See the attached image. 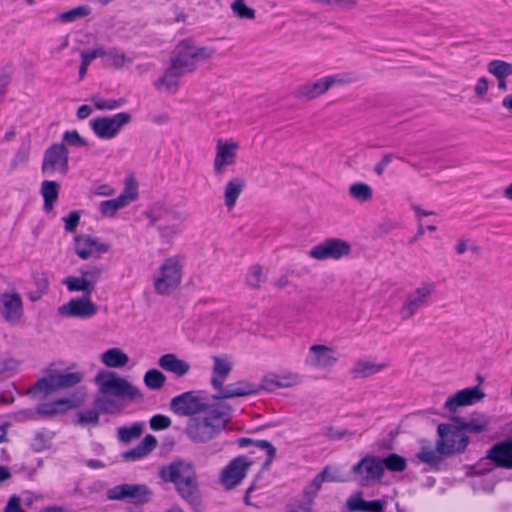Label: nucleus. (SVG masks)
<instances>
[{
    "instance_id": "obj_1",
    "label": "nucleus",
    "mask_w": 512,
    "mask_h": 512,
    "mask_svg": "<svg viewBox=\"0 0 512 512\" xmlns=\"http://www.w3.org/2000/svg\"><path fill=\"white\" fill-rule=\"evenodd\" d=\"M439 439L436 447H431L426 440H421V447L416 458L426 464L427 471H441L446 467L444 457L463 453L469 442V436L463 432L460 426L442 423L438 425Z\"/></svg>"
},
{
    "instance_id": "obj_2",
    "label": "nucleus",
    "mask_w": 512,
    "mask_h": 512,
    "mask_svg": "<svg viewBox=\"0 0 512 512\" xmlns=\"http://www.w3.org/2000/svg\"><path fill=\"white\" fill-rule=\"evenodd\" d=\"M159 477L166 483L174 484L177 493L194 512H201L202 495L192 462L177 458L159 469Z\"/></svg>"
},
{
    "instance_id": "obj_3",
    "label": "nucleus",
    "mask_w": 512,
    "mask_h": 512,
    "mask_svg": "<svg viewBox=\"0 0 512 512\" xmlns=\"http://www.w3.org/2000/svg\"><path fill=\"white\" fill-rule=\"evenodd\" d=\"M231 420V407L222 402L210 405L202 415L191 417L184 433L194 444H204L217 438Z\"/></svg>"
},
{
    "instance_id": "obj_4",
    "label": "nucleus",
    "mask_w": 512,
    "mask_h": 512,
    "mask_svg": "<svg viewBox=\"0 0 512 512\" xmlns=\"http://www.w3.org/2000/svg\"><path fill=\"white\" fill-rule=\"evenodd\" d=\"M196 69L197 65L188 49V39L182 40L171 52L170 64L155 84H163L168 92L175 93L179 86L177 79L193 73Z\"/></svg>"
},
{
    "instance_id": "obj_5",
    "label": "nucleus",
    "mask_w": 512,
    "mask_h": 512,
    "mask_svg": "<svg viewBox=\"0 0 512 512\" xmlns=\"http://www.w3.org/2000/svg\"><path fill=\"white\" fill-rule=\"evenodd\" d=\"M99 385L100 393L108 396L126 398L130 401L141 399L140 390L128 382L125 378L119 377L112 371H101L95 377Z\"/></svg>"
},
{
    "instance_id": "obj_6",
    "label": "nucleus",
    "mask_w": 512,
    "mask_h": 512,
    "mask_svg": "<svg viewBox=\"0 0 512 512\" xmlns=\"http://www.w3.org/2000/svg\"><path fill=\"white\" fill-rule=\"evenodd\" d=\"M182 265L178 257H169L159 267L158 275L154 276V289L159 295H170L180 285Z\"/></svg>"
},
{
    "instance_id": "obj_7",
    "label": "nucleus",
    "mask_w": 512,
    "mask_h": 512,
    "mask_svg": "<svg viewBox=\"0 0 512 512\" xmlns=\"http://www.w3.org/2000/svg\"><path fill=\"white\" fill-rule=\"evenodd\" d=\"M202 391H187L175 396L170 401V409L178 416H198L210 408L207 398Z\"/></svg>"
},
{
    "instance_id": "obj_8",
    "label": "nucleus",
    "mask_w": 512,
    "mask_h": 512,
    "mask_svg": "<svg viewBox=\"0 0 512 512\" xmlns=\"http://www.w3.org/2000/svg\"><path fill=\"white\" fill-rule=\"evenodd\" d=\"M69 171V151L64 143H54L43 154L41 172L43 175L52 176L56 172L62 176Z\"/></svg>"
},
{
    "instance_id": "obj_9",
    "label": "nucleus",
    "mask_w": 512,
    "mask_h": 512,
    "mask_svg": "<svg viewBox=\"0 0 512 512\" xmlns=\"http://www.w3.org/2000/svg\"><path fill=\"white\" fill-rule=\"evenodd\" d=\"M107 498L115 501H127L135 505L148 503L153 495L145 484H120L107 490Z\"/></svg>"
},
{
    "instance_id": "obj_10",
    "label": "nucleus",
    "mask_w": 512,
    "mask_h": 512,
    "mask_svg": "<svg viewBox=\"0 0 512 512\" xmlns=\"http://www.w3.org/2000/svg\"><path fill=\"white\" fill-rule=\"evenodd\" d=\"M132 120L128 112H119L111 117H98L90 120L95 135L101 139H112Z\"/></svg>"
},
{
    "instance_id": "obj_11",
    "label": "nucleus",
    "mask_w": 512,
    "mask_h": 512,
    "mask_svg": "<svg viewBox=\"0 0 512 512\" xmlns=\"http://www.w3.org/2000/svg\"><path fill=\"white\" fill-rule=\"evenodd\" d=\"M83 379L81 372H60L41 377L37 380L33 387V392L50 393L57 389L71 388Z\"/></svg>"
},
{
    "instance_id": "obj_12",
    "label": "nucleus",
    "mask_w": 512,
    "mask_h": 512,
    "mask_svg": "<svg viewBox=\"0 0 512 512\" xmlns=\"http://www.w3.org/2000/svg\"><path fill=\"white\" fill-rule=\"evenodd\" d=\"M351 253V245L339 238H328L314 246L310 251V257L317 260L340 259Z\"/></svg>"
},
{
    "instance_id": "obj_13",
    "label": "nucleus",
    "mask_w": 512,
    "mask_h": 512,
    "mask_svg": "<svg viewBox=\"0 0 512 512\" xmlns=\"http://www.w3.org/2000/svg\"><path fill=\"white\" fill-rule=\"evenodd\" d=\"M110 250V245L99 242V240L91 235L80 234L74 237V252L83 259L100 258L104 253Z\"/></svg>"
},
{
    "instance_id": "obj_14",
    "label": "nucleus",
    "mask_w": 512,
    "mask_h": 512,
    "mask_svg": "<svg viewBox=\"0 0 512 512\" xmlns=\"http://www.w3.org/2000/svg\"><path fill=\"white\" fill-rule=\"evenodd\" d=\"M97 311L98 307L90 297L72 298L68 303L58 307L60 315L79 319H89L96 315Z\"/></svg>"
},
{
    "instance_id": "obj_15",
    "label": "nucleus",
    "mask_w": 512,
    "mask_h": 512,
    "mask_svg": "<svg viewBox=\"0 0 512 512\" xmlns=\"http://www.w3.org/2000/svg\"><path fill=\"white\" fill-rule=\"evenodd\" d=\"M246 456H238L231 460L221 474V481L227 489L241 483L246 477L248 468L252 465Z\"/></svg>"
},
{
    "instance_id": "obj_16",
    "label": "nucleus",
    "mask_w": 512,
    "mask_h": 512,
    "mask_svg": "<svg viewBox=\"0 0 512 512\" xmlns=\"http://www.w3.org/2000/svg\"><path fill=\"white\" fill-rule=\"evenodd\" d=\"M432 292L433 286L425 284L418 287L414 293L409 294L399 311L402 320L410 319L421 307L426 305L432 295Z\"/></svg>"
},
{
    "instance_id": "obj_17",
    "label": "nucleus",
    "mask_w": 512,
    "mask_h": 512,
    "mask_svg": "<svg viewBox=\"0 0 512 512\" xmlns=\"http://www.w3.org/2000/svg\"><path fill=\"white\" fill-rule=\"evenodd\" d=\"M84 400L85 393L73 394L70 397L59 398L53 402L42 403L38 405L36 411L41 416L52 417L81 406Z\"/></svg>"
},
{
    "instance_id": "obj_18",
    "label": "nucleus",
    "mask_w": 512,
    "mask_h": 512,
    "mask_svg": "<svg viewBox=\"0 0 512 512\" xmlns=\"http://www.w3.org/2000/svg\"><path fill=\"white\" fill-rule=\"evenodd\" d=\"M486 459L498 468L512 470V438L494 443L486 452Z\"/></svg>"
},
{
    "instance_id": "obj_19",
    "label": "nucleus",
    "mask_w": 512,
    "mask_h": 512,
    "mask_svg": "<svg viewBox=\"0 0 512 512\" xmlns=\"http://www.w3.org/2000/svg\"><path fill=\"white\" fill-rule=\"evenodd\" d=\"M352 472L360 475L365 482L380 481L384 476L381 458L372 455L363 457L357 464L353 465Z\"/></svg>"
},
{
    "instance_id": "obj_20",
    "label": "nucleus",
    "mask_w": 512,
    "mask_h": 512,
    "mask_svg": "<svg viewBox=\"0 0 512 512\" xmlns=\"http://www.w3.org/2000/svg\"><path fill=\"white\" fill-rule=\"evenodd\" d=\"M484 397L485 393L479 386L468 387L449 396L444 407L450 412H455L458 407L475 404Z\"/></svg>"
},
{
    "instance_id": "obj_21",
    "label": "nucleus",
    "mask_w": 512,
    "mask_h": 512,
    "mask_svg": "<svg viewBox=\"0 0 512 512\" xmlns=\"http://www.w3.org/2000/svg\"><path fill=\"white\" fill-rule=\"evenodd\" d=\"M1 315L4 320L11 324H17L23 316V302L18 293L1 294Z\"/></svg>"
},
{
    "instance_id": "obj_22",
    "label": "nucleus",
    "mask_w": 512,
    "mask_h": 512,
    "mask_svg": "<svg viewBox=\"0 0 512 512\" xmlns=\"http://www.w3.org/2000/svg\"><path fill=\"white\" fill-rule=\"evenodd\" d=\"M145 216L149 219L148 226H157L159 223L165 222H182L186 219L181 212L169 209L163 204L156 203L148 211Z\"/></svg>"
},
{
    "instance_id": "obj_23",
    "label": "nucleus",
    "mask_w": 512,
    "mask_h": 512,
    "mask_svg": "<svg viewBox=\"0 0 512 512\" xmlns=\"http://www.w3.org/2000/svg\"><path fill=\"white\" fill-rule=\"evenodd\" d=\"M237 149L238 144L235 142H223L222 140L218 142L214 159V171L216 174H222L226 166L235 163Z\"/></svg>"
},
{
    "instance_id": "obj_24",
    "label": "nucleus",
    "mask_w": 512,
    "mask_h": 512,
    "mask_svg": "<svg viewBox=\"0 0 512 512\" xmlns=\"http://www.w3.org/2000/svg\"><path fill=\"white\" fill-rule=\"evenodd\" d=\"M258 393L256 384L249 383L248 381L241 380L235 383H230L222 388L217 389V394L213 396L216 400L229 399L234 397H243Z\"/></svg>"
},
{
    "instance_id": "obj_25",
    "label": "nucleus",
    "mask_w": 512,
    "mask_h": 512,
    "mask_svg": "<svg viewBox=\"0 0 512 512\" xmlns=\"http://www.w3.org/2000/svg\"><path fill=\"white\" fill-rule=\"evenodd\" d=\"M138 193L135 189H125L118 197L100 203V212L105 217H113L116 212L136 200Z\"/></svg>"
},
{
    "instance_id": "obj_26",
    "label": "nucleus",
    "mask_w": 512,
    "mask_h": 512,
    "mask_svg": "<svg viewBox=\"0 0 512 512\" xmlns=\"http://www.w3.org/2000/svg\"><path fill=\"white\" fill-rule=\"evenodd\" d=\"M334 83V77H324L313 83H306L299 86L295 96L298 99L305 98L307 100H312L328 91Z\"/></svg>"
},
{
    "instance_id": "obj_27",
    "label": "nucleus",
    "mask_w": 512,
    "mask_h": 512,
    "mask_svg": "<svg viewBox=\"0 0 512 512\" xmlns=\"http://www.w3.org/2000/svg\"><path fill=\"white\" fill-rule=\"evenodd\" d=\"M457 423L464 433L480 434L488 430L490 420L482 413H473L468 419L455 417Z\"/></svg>"
},
{
    "instance_id": "obj_28",
    "label": "nucleus",
    "mask_w": 512,
    "mask_h": 512,
    "mask_svg": "<svg viewBox=\"0 0 512 512\" xmlns=\"http://www.w3.org/2000/svg\"><path fill=\"white\" fill-rule=\"evenodd\" d=\"M157 444L156 437L147 434L138 445L125 451L122 457L127 462L140 460L151 453L157 447Z\"/></svg>"
},
{
    "instance_id": "obj_29",
    "label": "nucleus",
    "mask_w": 512,
    "mask_h": 512,
    "mask_svg": "<svg viewBox=\"0 0 512 512\" xmlns=\"http://www.w3.org/2000/svg\"><path fill=\"white\" fill-rule=\"evenodd\" d=\"M157 444L156 437L147 434L138 445L125 451L122 457L127 462L140 460L151 453L157 447Z\"/></svg>"
},
{
    "instance_id": "obj_30",
    "label": "nucleus",
    "mask_w": 512,
    "mask_h": 512,
    "mask_svg": "<svg viewBox=\"0 0 512 512\" xmlns=\"http://www.w3.org/2000/svg\"><path fill=\"white\" fill-rule=\"evenodd\" d=\"M213 362L214 365L211 378V385L215 390H217L218 388H222V385L224 384L226 378L232 371L233 366L227 356H214Z\"/></svg>"
},
{
    "instance_id": "obj_31",
    "label": "nucleus",
    "mask_w": 512,
    "mask_h": 512,
    "mask_svg": "<svg viewBox=\"0 0 512 512\" xmlns=\"http://www.w3.org/2000/svg\"><path fill=\"white\" fill-rule=\"evenodd\" d=\"M159 366L165 371L172 372L178 377H182L190 370V364L185 360L179 359L173 353L162 355L158 361Z\"/></svg>"
},
{
    "instance_id": "obj_32",
    "label": "nucleus",
    "mask_w": 512,
    "mask_h": 512,
    "mask_svg": "<svg viewBox=\"0 0 512 512\" xmlns=\"http://www.w3.org/2000/svg\"><path fill=\"white\" fill-rule=\"evenodd\" d=\"M347 508L350 512L368 511V512H384V502L381 500L366 501L362 498L361 493L352 495L347 500Z\"/></svg>"
},
{
    "instance_id": "obj_33",
    "label": "nucleus",
    "mask_w": 512,
    "mask_h": 512,
    "mask_svg": "<svg viewBox=\"0 0 512 512\" xmlns=\"http://www.w3.org/2000/svg\"><path fill=\"white\" fill-rule=\"evenodd\" d=\"M237 443L241 448L255 445L256 447L266 451L267 458L262 465L263 470L269 469L277 454L276 448L268 440H253L251 438L243 437L238 439Z\"/></svg>"
},
{
    "instance_id": "obj_34",
    "label": "nucleus",
    "mask_w": 512,
    "mask_h": 512,
    "mask_svg": "<svg viewBox=\"0 0 512 512\" xmlns=\"http://www.w3.org/2000/svg\"><path fill=\"white\" fill-rule=\"evenodd\" d=\"M60 192V184L56 181L45 180L41 184V195L44 199V210L49 213L54 208Z\"/></svg>"
},
{
    "instance_id": "obj_35",
    "label": "nucleus",
    "mask_w": 512,
    "mask_h": 512,
    "mask_svg": "<svg viewBox=\"0 0 512 512\" xmlns=\"http://www.w3.org/2000/svg\"><path fill=\"white\" fill-rule=\"evenodd\" d=\"M245 188V180L243 178H234L230 180L224 189L225 205L228 209H232L239 196Z\"/></svg>"
},
{
    "instance_id": "obj_36",
    "label": "nucleus",
    "mask_w": 512,
    "mask_h": 512,
    "mask_svg": "<svg viewBox=\"0 0 512 512\" xmlns=\"http://www.w3.org/2000/svg\"><path fill=\"white\" fill-rule=\"evenodd\" d=\"M310 352L313 354L312 365L318 367L332 366L337 358L332 356L331 349L324 345H312Z\"/></svg>"
},
{
    "instance_id": "obj_37",
    "label": "nucleus",
    "mask_w": 512,
    "mask_h": 512,
    "mask_svg": "<svg viewBox=\"0 0 512 512\" xmlns=\"http://www.w3.org/2000/svg\"><path fill=\"white\" fill-rule=\"evenodd\" d=\"M102 362L110 368H120L127 365L129 356L120 348H110L101 355Z\"/></svg>"
},
{
    "instance_id": "obj_38",
    "label": "nucleus",
    "mask_w": 512,
    "mask_h": 512,
    "mask_svg": "<svg viewBox=\"0 0 512 512\" xmlns=\"http://www.w3.org/2000/svg\"><path fill=\"white\" fill-rule=\"evenodd\" d=\"M386 367L384 363H373L367 360H358L352 369L355 378H366L374 375Z\"/></svg>"
},
{
    "instance_id": "obj_39",
    "label": "nucleus",
    "mask_w": 512,
    "mask_h": 512,
    "mask_svg": "<svg viewBox=\"0 0 512 512\" xmlns=\"http://www.w3.org/2000/svg\"><path fill=\"white\" fill-rule=\"evenodd\" d=\"M93 407H95L99 413L107 414L120 413L124 408L122 403L108 396L96 397L93 402Z\"/></svg>"
},
{
    "instance_id": "obj_40",
    "label": "nucleus",
    "mask_w": 512,
    "mask_h": 512,
    "mask_svg": "<svg viewBox=\"0 0 512 512\" xmlns=\"http://www.w3.org/2000/svg\"><path fill=\"white\" fill-rule=\"evenodd\" d=\"M63 283L67 286L70 292H83V297H91L94 290L90 286L87 279L81 275V277L69 276L63 280Z\"/></svg>"
},
{
    "instance_id": "obj_41",
    "label": "nucleus",
    "mask_w": 512,
    "mask_h": 512,
    "mask_svg": "<svg viewBox=\"0 0 512 512\" xmlns=\"http://www.w3.org/2000/svg\"><path fill=\"white\" fill-rule=\"evenodd\" d=\"M143 433V424L135 422L131 426H121L117 430L118 439L123 444H129Z\"/></svg>"
},
{
    "instance_id": "obj_42",
    "label": "nucleus",
    "mask_w": 512,
    "mask_h": 512,
    "mask_svg": "<svg viewBox=\"0 0 512 512\" xmlns=\"http://www.w3.org/2000/svg\"><path fill=\"white\" fill-rule=\"evenodd\" d=\"M267 281V275L263 273V269L259 264L252 265L245 277V283L251 289L259 290L261 283Z\"/></svg>"
},
{
    "instance_id": "obj_43",
    "label": "nucleus",
    "mask_w": 512,
    "mask_h": 512,
    "mask_svg": "<svg viewBox=\"0 0 512 512\" xmlns=\"http://www.w3.org/2000/svg\"><path fill=\"white\" fill-rule=\"evenodd\" d=\"M487 71L497 79L512 76V63L495 59L487 64Z\"/></svg>"
},
{
    "instance_id": "obj_44",
    "label": "nucleus",
    "mask_w": 512,
    "mask_h": 512,
    "mask_svg": "<svg viewBox=\"0 0 512 512\" xmlns=\"http://www.w3.org/2000/svg\"><path fill=\"white\" fill-rule=\"evenodd\" d=\"M326 472H320L318 473L310 482L309 485H307L303 490V501L306 504H309L312 506L315 497L317 496L318 492L321 489L323 478L325 476Z\"/></svg>"
},
{
    "instance_id": "obj_45",
    "label": "nucleus",
    "mask_w": 512,
    "mask_h": 512,
    "mask_svg": "<svg viewBox=\"0 0 512 512\" xmlns=\"http://www.w3.org/2000/svg\"><path fill=\"white\" fill-rule=\"evenodd\" d=\"M383 470L388 469L392 472H403L407 468V460L396 454L391 453L387 457L381 459Z\"/></svg>"
},
{
    "instance_id": "obj_46",
    "label": "nucleus",
    "mask_w": 512,
    "mask_h": 512,
    "mask_svg": "<svg viewBox=\"0 0 512 512\" xmlns=\"http://www.w3.org/2000/svg\"><path fill=\"white\" fill-rule=\"evenodd\" d=\"M99 411L94 407L93 409H88L84 411H80L76 414L73 419V423L75 425L87 426L91 424L93 426L99 425Z\"/></svg>"
},
{
    "instance_id": "obj_47",
    "label": "nucleus",
    "mask_w": 512,
    "mask_h": 512,
    "mask_svg": "<svg viewBox=\"0 0 512 512\" xmlns=\"http://www.w3.org/2000/svg\"><path fill=\"white\" fill-rule=\"evenodd\" d=\"M350 195L359 202H367L370 201L373 197V192L371 187L362 182L354 183L349 188Z\"/></svg>"
},
{
    "instance_id": "obj_48",
    "label": "nucleus",
    "mask_w": 512,
    "mask_h": 512,
    "mask_svg": "<svg viewBox=\"0 0 512 512\" xmlns=\"http://www.w3.org/2000/svg\"><path fill=\"white\" fill-rule=\"evenodd\" d=\"M165 381L166 376L158 369H150L144 375L145 385L152 390L163 387Z\"/></svg>"
},
{
    "instance_id": "obj_49",
    "label": "nucleus",
    "mask_w": 512,
    "mask_h": 512,
    "mask_svg": "<svg viewBox=\"0 0 512 512\" xmlns=\"http://www.w3.org/2000/svg\"><path fill=\"white\" fill-rule=\"evenodd\" d=\"M51 439L52 436L44 431L36 432L31 442L32 450L39 453L49 449L51 446Z\"/></svg>"
},
{
    "instance_id": "obj_50",
    "label": "nucleus",
    "mask_w": 512,
    "mask_h": 512,
    "mask_svg": "<svg viewBox=\"0 0 512 512\" xmlns=\"http://www.w3.org/2000/svg\"><path fill=\"white\" fill-rule=\"evenodd\" d=\"M90 8L88 6H78L69 11L63 12L58 16V19L63 23L73 22L78 18L89 15Z\"/></svg>"
},
{
    "instance_id": "obj_51",
    "label": "nucleus",
    "mask_w": 512,
    "mask_h": 512,
    "mask_svg": "<svg viewBox=\"0 0 512 512\" xmlns=\"http://www.w3.org/2000/svg\"><path fill=\"white\" fill-rule=\"evenodd\" d=\"M231 9L233 13L240 19H254L255 18V10L248 7L244 0H235Z\"/></svg>"
},
{
    "instance_id": "obj_52",
    "label": "nucleus",
    "mask_w": 512,
    "mask_h": 512,
    "mask_svg": "<svg viewBox=\"0 0 512 512\" xmlns=\"http://www.w3.org/2000/svg\"><path fill=\"white\" fill-rule=\"evenodd\" d=\"M62 140V143L75 147H86L89 145L87 140L82 138L76 130L65 131Z\"/></svg>"
},
{
    "instance_id": "obj_53",
    "label": "nucleus",
    "mask_w": 512,
    "mask_h": 512,
    "mask_svg": "<svg viewBox=\"0 0 512 512\" xmlns=\"http://www.w3.org/2000/svg\"><path fill=\"white\" fill-rule=\"evenodd\" d=\"M155 228L159 231L161 238L170 239L180 232L179 224L176 222L159 223Z\"/></svg>"
},
{
    "instance_id": "obj_54",
    "label": "nucleus",
    "mask_w": 512,
    "mask_h": 512,
    "mask_svg": "<svg viewBox=\"0 0 512 512\" xmlns=\"http://www.w3.org/2000/svg\"><path fill=\"white\" fill-rule=\"evenodd\" d=\"M188 49L190 50V52L193 55L194 62L197 59H203V60L210 59L215 53V50L213 48L194 46L192 40H190V39H188Z\"/></svg>"
},
{
    "instance_id": "obj_55",
    "label": "nucleus",
    "mask_w": 512,
    "mask_h": 512,
    "mask_svg": "<svg viewBox=\"0 0 512 512\" xmlns=\"http://www.w3.org/2000/svg\"><path fill=\"white\" fill-rule=\"evenodd\" d=\"M105 272V268L103 266H93L86 270H81V275H83L93 290H95V284L100 280L102 274Z\"/></svg>"
},
{
    "instance_id": "obj_56",
    "label": "nucleus",
    "mask_w": 512,
    "mask_h": 512,
    "mask_svg": "<svg viewBox=\"0 0 512 512\" xmlns=\"http://www.w3.org/2000/svg\"><path fill=\"white\" fill-rule=\"evenodd\" d=\"M33 283L40 293H46L49 290V277L45 271H36L32 274Z\"/></svg>"
},
{
    "instance_id": "obj_57",
    "label": "nucleus",
    "mask_w": 512,
    "mask_h": 512,
    "mask_svg": "<svg viewBox=\"0 0 512 512\" xmlns=\"http://www.w3.org/2000/svg\"><path fill=\"white\" fill-rule=\"evenodd\" d=\"M126 56L119 49L113 48L107 52V63L115 68H122L125 64Z\"/></svg>"
},
{
    "instance_id": "obj_58",
    "label": "nucleus",
    "mask_w": 512,
    "mask_h": 512,
    "mask_svg": "<svg viewBox=\"0 0 512 512\" xmlns=\"http://www.w3.org/2000/svg\"><path fill=\"white\" fill-rule=\"evenodd\" d=\"M150 428L154 431L167 429L171 426V419L163 414H156L150 419Z\"/></svg>"
},
{
    "instance_id": "obj_59",
    "label": "nucleus",
    "mask_w": 512,
    "mask_h": 512,
    "mask_svg": "<svg viewBox=\"0 0 512 512\" xmlns=\"http://www.w3.org/2000/svg\"><path fill=\"white\" fill-rule=\"evenodd\" d=\"M322 434L325 437H327L329 440L336 441V440H341L342 438H344L346 436H352V435H354V432L347 430V429L339 430L332 426H329V427H325L323 429Z\"/></svg>"
},
{
    "instance_id": "obj_60",
    "label": "nucleus",
    "mask_w": 512,
    "mask_h": 512,
    "mask_svg": "<svg viewBox=\"0 0 512 512\" xmlns=\"http://www.w3.org/2000/svg\"><path fill=\"white\" fill-rule=\"evenodd\" d=\"M92 101L94 102V105L99 110H114L118 107H120L123 103V100H104L101 97H93Z\"/></svg>"
},
{
    "instance_id": "obj_61",
    "label": "nucleus",
    "mask_w": 512,
    "mask_h": 512,
    "mask_svg": "<svg viewBox=\"0 0 512 512\" xmlns=\"http://www.w3.org/2000/svg\"><path fill=\"white\" fill-rule=\"evenodd\" d=\"M13 74V68L11 66H5L0 72V100L6 94V88L10 84Z\"/></svg>"
},
{
    "instance_id": "obj_62",
    "label": "nucleus",
    "mask_w": 512,
    "mask_h": 512,
    "mask_svg": "<svg viewBox=\"0 0 512 512\" xmlns=\"http://www.w3.org/2000/svg\"><path fill=\"white\" fill-rule=\"evenodd\" d=\"M81 214L79 211H72L67 216L63 217L65 223V230L67 232H75L80 222Z\"/></svg>"
},
{
    "instance_id": "obj_63",
    "label": "nucleus",
    "mask_w": 512,
    "mask_h": 512,
    "mask_svg": "<svg viewBox=\"0 0 512 512\" xmlns=\"http://www.w3.org/2000/svg\"><path fill=\"white\" fill-rule=\"evenodd\" d=\"M278 386L280 388H289L297 385L300 382V378L295 373H288L284 375H276Z\"/></svg>"
},
{
    "instance_id": "obj_64",
    "label": "nucleus",
    "mask_w": 512,
    "mask_h": 512,
    "mask_svg": "<svg viewBox=\"0 0 512 512\" xmlns=\"http://www.w3.org/2000/svg\"><path fill=\"white\" fill-rule=\"evenodd\" d=\"M17 366L18 362L14 359L0 361V380L10 377Z\"/></svg>"
}]
</instances>
